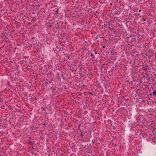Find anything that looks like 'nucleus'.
I'll return each mask as SVG.
<instances>
[{
    "label": "nucleus",
    "mask_w": 156,
    "mask_h": 156,
    "mask_svg": "<svg viewBox=\"0 0 156 156\" xmlns=\"http://www.w3.org/2000/svg\"><path fill=\"white\" fill-rule=\"evenodd\" d=\"M87 41H84V42H85V43H87Z\"/></svg>",
    "instance_id": "24"
},
{
    "label": "nucleus",
    "mask_w": 156,
    "mask_h": 156,
    "mask_svg": "<svg viewBox=\"0 0 156 156\" xmlns=\"http://www.w3.org/2000/svg\"><path fill=\"white\" fill-rule=\"evenodd\" d=\"M30 145H33V144H33V142L30 143Z\"/></svg>",
    "instance_id": "21"
},
{
    "label": "nucleus",
    "mask_w": 156,
    "mask_h": 156,
    "mask_svg": "<svg viewBox=\"0 0 156 156\" xmlns=\"http://www.w3.org/2000/svg\"><path fill=\"white\" fill-rule=\"evenodd\" d=\"M34 147H31V148H32V149H34L35 148H34Z\"/></svg>",
    "instance_id": "18"
},
{
    "label": "nucleus",
    "mask_w": 156,
    "mask_h": 156,
    "mask_svg": "<svg viewBox=\"0 0 156 156\" xmlns=\"http://www.w3.org/2000/svg\"><path fill=\"white\" fill-rule=\"evenodd\" d=\"M16 138H19L21 136V135H20V136H17V135H15L14 136Z\"/></svg>",
    "instance_id": "11"
},
{
    "label": "nucleus",
    "mask_w": 156,
    "mask_h": 156,
    "mask_svg": "<svg viewBox=\"0 0 156 156\" xmlns=\"http://www.w3.org/2000/svg\"><path fill=\"white\" fill-rule=\"evenodd\" d=\"M95 134L96 135H95V136H98V133H95Z\"/></svg>",
    "instance_id": "16"
},
{
    "label": "nucleus",
    "mask_w": 156,
    "mask_h": 156,
    "mask_svg": "<svg viewBox=\"0 0 156 156\" xmlns=\"http://www.w3.org/2000/svg\"><path fill=\"white\" fill-rule=\"evenodd\" d=\"M33 20H34L33 19H32V21H33Z\"/></svg>",
    "instance_id": "29"
},
{
    "label": "nucleus",
    "mask_w": 156,
    "mask_h": 156,
    "mask_svg": "<svg viewBox=\"0 0 156 156\" xmlns=\"http://www.w3.org/2000/svg\"><path fill=\"white\" fill-rule=\"evenodd\" d=\"M149 95H150V96H152V93H150V94H149Z\"/></svg>",
    "instance_id": "19"
},
{
    "label": "nucleus",
    "mask_w": 156,
    "mask_h": 156,
    "mask_svg": "<svg viewBox=\"0 0 156 156\" xmlns=\"http://www.w3.org/2000/svg\"><path fill=\"white\" fill-rule=\"evenodd\" d=\"M146 78L147 80H148L150 79V77L148 76H147Z\"/></svg>",
    "instance_id": "13"
},
{
    "label": "nucleus",
    "mask_w": 156,
    "mask_h": 156,
    "mask_svg": "<svg viewBox=\"0 0 156 156\" xmlns=\"http://www.w3.org/2000/svg\"><path fill=\"white\" fill-rule=\"evenodd\" d=\"M59 9H57V10L55 12V15L57 16L58 14Z\"/></svg>",
    "instance_id": "5"
},
{
    "label": "nucleus",
    "mask_w": 156,
    "mask_h": 156,
    "mask_svg": "<svg viewBox=\"0 0 156 156\" xmlns=\"http://www.w3.org/2000/svg\"><path fill=\"white\" fill-rule=\"evenodd\" d=\"M17 45H19L18 44H17Z\"/></svg>",
    "instance_id": "28"
},
{
    "label": "nucleus",
    "mask_w": 156,
    "mask_h": 156,
    "mask_svg": "<svg viewBox=\"0 0 156 156\" xmlns=\"http://www.w3.org/2000/svg\"><path fill=\"white\" fill-rule=\"evenodd\" d=\"M111 12L114 15L119 14L120 13V11H118L116 9H113L111 10Z\"/></svg>",
    "instance_id": "2"
},
{
    "label": "nucleus",
    "mask_w": 156,
    "mask_h": 156,
    "mask_svg": "<svg viewBox=\"0 0 156 156\" xmlns=\"http://www.w3.org/2000/svg\"><path fill=\"white\" fill-rule=\"evenodd\" d=\"M67 149L69 153H71L72 151L75 152L77 151L78 150L76 147H68Z\"/></svg>",
    "instance_id": "1"
},
{
    "label": "nucleus",
    "mask_w": 156,
    "mask_h": 156,
    "mask_svg": "<svg viewBox=\"0 0 156 156\" xmlns=\"http://www.w3.org/2000/svg\"><path fill=\"white\" fill-rule=\"evenodd\" d=\"M61 76H62V79L63 80H66V78L63 76V75L62 74Z\"/></svg>",
    "instance_id": "10"
},
{
    "label": "nucleus",
    "mask_w": 156,
    "mask_h": 156,
    "mask_svg": "<svg viewBox=\"0 0 156 156\" xmlns=\"http://www.w3.org/2000/svg\"><path fill=\"white\" fill-rule=\"evenodd\" d=\"M90 135L91 134V131H90Z\"/></svg>",
    "instance_id": "26"
},
{
    "label": "nucleus",
    "mask_w": 156,
    "mask_h": 156,
    "mask_svg": "<svg viewBox=\"0 0 156 156\" xmlns=\"http://www.w3.org/2000/svg\"><path fill=\"white\" fill-rule=\"evenodd\" d=\"M91 57H93L94 56V54L92 53H91Z\"/></svg>",
    "instance_id": "17"
},
{
    "label": "nucleus",
    "mask_w": 156,
    "mask_h": 156,
    "mask_svg": "<svg viewBox=\"0 0 156 156\" xmlns=\"http://www.w3.org/2000/svg\"><path fill=\"white\" fill-rule=\"evenodd\" d=\"M44 84H45L46 85H47V84H48V82H47L46 81H45V83H44Z\"/></svg>",
    "instance_id": "14"
},
{
    "label": "nucleus",
    "mask_w": 156,
    "mask_h": 156,
    "mask_svg": "<svg viewBox=\"0 0 156 156\" xmlns=\"http://www.w3.org/2000/svg\"><path fill=\"white\" fill-rule=\"evenodd\" d=\"M2 151V149L1 148H0V152H1Z\"/></svg>",
    "instance_id": "20"
},
{
    "label": "nucleus",
    "mask_w": 156,
    "mask_h": 156,
    "mask_svg": "<svg viewBox=\"0 0 156 156\" xmlns=\"http://www.w3.org/2000/svg\"><path fill=\"white\" fill-rule=\"evenodd\" d=\"M152 95L154 97H156V90H154L152 92Z\"/></svg>",
    "instance_id": "3"
},
{
    "label": "nucleus",
    "mask_w": 156,
    "mask_h": 156,
    "mask_svg": "<svg viewBox=\"0 0 156 156\" xmlns=\"http://www.w3.org/2000/svg\"><path fill=\"white\" fill-rule=\"evenodd\" d=\"M52 151H51L52 152V153H56V152H57V151L55 150L54 148H53V147H52Z\"/></svg>",
    "instance_id": "7"
},
{
    "label": "nucleus",
    "mask_w": 156,
    "mask_h": 156,
    "mask_svg": "<svg viewBox=\"0 0 156 156\" xmlns=\"http://www.w3.org/2000/svg\"><path fill=\"white\" fill-rule=\"evenodd\" d=\"M49 83H51V82H50V81H49Z\"/></svg>",
    "instance_id": "25"
},
{
    "label": "nucleus",
    "mask_w": 156,
    "mask_h": 156,
    "mask_svg": "<svg viewBox=\"0 0 156 156\" xmlns=\"http://www.w3.org/2000/svg\"><path fill=\"white\" fill-rule=\"evenodd\" d=\"M50 89L52 90V91L53 92L56 90L55 88H54L52 85L51 87H50Z\"/></svg>",
    "instance_id": "4"
},
{
    "label": "nucleus",
    "mask_w": 156,
    "mask_h": 156,
    "mask_svg": "<svg viewBox=\"0 0 156 156\" xmlns=\"http://www.w3.org/2000/svg\"><path fill=\"white\" fill-rule=\"evenodd\" d=\"M93 52L95 54H97V52L95 50H93Z\"/></svg>",
    "instance_id": "12"
},
{
    "label": "nucleus",
    "mask_w": 156,
    "mask_h": 156,
    "mask_svg": "<svg viewBox=\"0 0 156 156\" xmlns=\"http://www.w3.org/2000/svg\"><path fill=\"white\" fill-rule=\"evenodd\" d=\"M144 68H145V69L146 70L149 69L150 68L149 66L148 65H145L144 66Z\"/></svg>",
    "instance_id": "6"
},
{
    "label": "nucleus",
    "mask_w": 156,
    "mask_h": 156,
    "mask_svg": "<svg viewBox=\"0 0 156 156\" xmlns=\"http://www.w3.org/2000/svg\"><path fill=\"white\" fill-rule=\"evenodd\" d=\"M89 94L90 95H93L92 93L91 92H89Z\"/></svg>",
    "instance_id": "15"
},
{
    "label": "nucleus",
    "mask_w": 156,
    "mask_h": 156,
    "mask_svg": "<svg viewBox=\"0 0 156 156\" xmlns=\"http://www.w3.org/2000/svg\"><path fill=\"white\" fill-rule=\"evenodd\" d=\"M153 56H154V55H148V58L149 59H152V57Z\"/></svg>",
    "instance_id": "9"
},
{
    "label": "nucleus",
    "mask_w": 156,
    "mask_h": 156,
    "mask_svg": "<svg viewBox=\"0 0 156 156\" xmlns=\"http://www.w3.org/2000/svg\"><path fill=\"white\" fill-rule=\"evenodd\" d=\"M143 20H144V21H145L146 20H145V19H144V18H143Z\"/></svg>",
    "instance_id": "22"
},
{
    "label": "nucleus",
    "mask_w": 156,
    "mask_h": 156,
    "mask_svg": "<svg viewBox=\"0 0 156 156\" xmlns=\"http://www.w3.org/2000/svg\"><path fill=\"white\" fill-rule=\"evenodd\" d=\"M111 152H112V153H113V151H111L110 149L108 150L106 152V154H107V156L108 155V154L110 153Z\"/></svg>",
    "instance_id": "8"
},
{
    "label": "nucleus",
    "mask_w": 156,
    "mask_h": 156,
    "mask_svg": "<svg viewBox=\"0 0 156 156\" xmlns=\"http://www.w3.org/2000/svg\"><path fill=\"white\" fill-rule=\"evenodd\" d=\"M81 135L82 136H83V134H81Z\"/></svg>",
    "instance_id": "27"
},
{
    "label": "nucleus",
    "mask_w": 156,
    "mask_h": 156,
    "mask_svg": "<svg viewBox=\"0 0 156 156\" xmlns=\"http://www.w3.org/2000/svg\"><path fill=\"white\" fill-rule=\"evenodd\" d=\"M12 134H13V135H15V133H12Z\"/></svg>",
    "instance_id": "23"
}]
</instances>
